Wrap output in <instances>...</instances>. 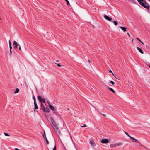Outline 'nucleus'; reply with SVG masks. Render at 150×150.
<instances>
[{"label":"nucleus","instance_id":"f257e3e1","mask_svg":"<svg viewBox=\"0 0 150 150\" xmlns=\"http://www.w3.org/2000/svg\"><path fill=\"white\" fill-rule=\"evenodd\" d=\"M139 3L144 8L149 9L150 5L145 0H137Z\"/></svg>","mask_w":150,"mask_h":150},{"label":"nucleus","instance_id":"f03ea898","mask_svg":"<svg viewBox=\"0 0 150 150\" xmlns=\"http://www.w3.org/2000/svg\"><path fill=\"white\" fill-rule=\"evenodd\" d=\"M38 100L40 102L43 103H45L46 102L45 100V98H42L40 96H38Z\"/></svg>","mask_w":150,"mask_h":150},{"label":"nucleus","instance_id":"7ed1b4c3","mask_svg":"<svg viewBox=\"0 0 150 150\" xmlns=\"http://www.w3.org/2000/svg\"><path fill=\"white\" fill-rule=\"evenodd\" d=\"M53 127L54 130L57 132H60L59 131V128L57 127V124L55 125H53Z\"/></svg>","mask_w":150,"mask_h":150},{"label":"nucleus","instance_id":"20e7f679","mask_svg":"<svg viewBox=\"0 0 150 150\" xmlns=\"http://www.w3.org/2000/svg\"><path fill=\"white\" fill-rule=\"evenodd\" d=\"M13 45H14V48L15 49H17L18 48V46H20V45L18 44L16 41H14L13 42Z\"/></svg>","mask_w":150,"mask_h":150},{"label":"nucleus","instance_id":"39448f33","mask_svg":"<svg viewBox=\"0 0 150 150\" xmlns=\"http://www.w3.org/2000/svg\"><path fill=\"white\" fill-rule=\"evenodd\" d=\"M104 18L107 20L108 21H111L112 20V18L111 17H108V16H107L106 15H104Z\"/></svg>","mask_w":150,"mask_h":150},{"label":"nucleus","instance_id":"423d86ee","mask_svg":"<svg viewBox=\"0 0 150 150\" xmlns=\"http://www.w3.org/2000/svg\"><path fill=\"white\" fill-rule=\"evenodd\" d=\"M42 136H43V137L44 138V139H45V140L46 141L47 144H49V141H48V140H47V137H46V134H45V132H44V133L42 135Z\"/></svg>","mask_w":150,"mask_h":150},{"label":"nucleus","instance_id":"0eeeda50","mask_svg":"<svg viewBox=\"0 0 150 150\" xmlns=\"http://www.w3.org/2000/svg\"><path fill=\"white\" fill-rule=\"evenodd\" d=\"M50 121H51V123H52V124L53 126L56 124L54 119L52 117H50Z\"/></svg>","mask_w":150,"mask_h":150},{"label":"nucleus","instance_id":"6e6552de","mask_svg":"<svg viewBox=\"0 0 150 150\" xmlns=\"http://www.w3.org/2000/svg\"><path fill=\"white\" fill-rule=\"evenodd\" d=\"M109 142V141L107 139H103L101 141V143L103 144L107 143Z\"/></svg>","mask_w":150,"mask_h":150},{"label":"nucleus","instance_id":"1a4fd4ad","mask_svg":"<svg viewBox=\"0 0 150 150\" xmlns=\"http://www.w3.org/2000/svg\"><path fill=\"white\" fill-rule=\"evenodd\" d=\"M130 138L132 140L133 142H136V143H138V141L136 139L132 137L131 136L130 137Z\"/></svg>","mask_w":150,"mask_h":150},{"label":"nucleus","instance_id":"9d476101","mask_svg":"<svg viewBox=\"0 0 150 150\" xmlns=\"http://www.w3.org/2000/svg\"><path fill=\"white\" fill-rule=\"evenodd\" d=\"M89 144L91 145V146H95L96 145V144L94 143L93 141L92 140H91L90 141Z\"/></svg>","mask_w":150,"mask_h":150},{"label":"nucleus","instance_id":"9b49d317","mask_svg":"<svg viewBox=\"0 0 150 150\" xmlns=\"http://www.w3.org/2000/svg\"><path fill=\"white\" fill-rule=\"evenodd\" d=\"M34 108H35L34 110H35V109H38V105L37 104L36 102L34 103Z\"/></svg>","mask_w":150,"mask_h":150},{"label":"nucleus","instance_id":"f8f14e48","mask_svg":"<svg viewBox=\"0 0 150 150\" xmlns=\"http://www.w3.org/2000/svg\"><path fill=\"white\" fill-rule=\"evenodd\" d=\"M44 112H50V109L48 107H46L45 108V110L43 111Z\"/></svg>","mask_w":150,"mask_h":150},{"label":"nucleus","instance_id":"ddd939ff","mask_svg":"<svg viewBox=\"0 0 150 150\" xmlns=\"http://www.w3.org/2000/svg\"><path fill=\"white\" fill-rule=\"evenodd\" d=\"M41 108L40 109L42 110L43 111L44 110H45V108L44 105L42 103H41Z\"/></svg>","mask_w":150,"mask_h":150},{"label":"nucleus","instance_id":"4468645a","mask_svg":"<svg viewBox=\"0 0 150 150\" xmlns=\"http://www.w3.org/2000/svg\"><path fill=\"white\" fill-rule=\"evenodd\" d=\"M120 28L123 30L124 32L127 31L126 28L125 27H123L122 26L120 27Z\"/></svg>","mask_w":150,"mask_h":150},{"label":"nucleus","instance_id":"2eb2a0df","mask_svg":"<svg viewBox=\"0 0 150 150\" xmlns=\"http://www.w3.org/2000/svg\"><path fill=\"white\" fill-rule=\"evenodd\" d=\"M107 88L113 93H115V91L112 88H110L109 86L107 87Z\"/></svg>","mask_w":150,"mask_h":150},{"label":"nucleus","instance_id":"dca6fc26","mask_svg":"<svg viewBox=\"0 0 150 150\" xmlns=\"http://www.w3.org/2000/svg\"><path fill=\"white\" fill-rule=\"evenodd\" d=\"M115 147H117L118 146L121 145H122V143H116L115 144Z\"/></svg>","mask_w":150,"mask_h":150},{"label":"nucleus","instance_id":"f3484780","mask_svg":"<svg viewBox=\"0 0 150 150\" xmlns=\"http://www.w3.org/2000/svg\"><path fill=\"white\" fill-rule=\"evenodd\" d=\"M137 49L139 51V52H140V53H141V54L144 53L143 51H142V50L141 49H140V48H139L138 47H137Z\"/></svg>","mask_w":150,"mask_h":150},{"label":"nucleus","instance_id":"a211bd4d","mask_svg":"<svg viewBox=\"0 0 150 150\" xmlns=\"http://www.w3.org/2000/svg\"><path fill=\"white\" fill-rule=\"evenodd\" d=\"M49 106L50 109L52 110H54L55 108L52 105H49Z\"/></svg>","mask_w":150,"mask_h":150},{"label":"nucleus","instance_id":"6ab92c4d","mask_svg":"<svg viewBox=\"0 0 150 150\" xmlns=\"http://www.w3.org/2000/svg\"><path fill=\"white\" fill-rule=\"evenodd\" d=\"M110 146V147L112 148H114L116 147L115 144H111Z\"/></svg>","mask_w":150,"mask_h":150},{"label":"nucleus","instance_id":"aec40b11","mask_svg":"<svg viewBox=\"0 0 150 150\" xmlns=\"http://www.w3.org/2000/svg\"><path fill=\"white\" fill-rule=\"evenodd\" d=\"M124 133H125V134L127 136H128V137H129V138L131 136H130L129 134L127 132H126L125 131H124Z\"/></svg>","mask_w":150,"mask_h":150},{"label":"nucleus","instance_id":"412c9836","mask_svg":"<svg viewBox=\"0 0 150 150\" xmlns=\"http://www.w3.org/2000/svg\"><path fill=\"white\" fill-rule=\"evenodd\" d=\"M19 91V90L18 88H17L15 92H14V93L16 94V93H18Z\"/></svg>","mask_w":150,"mask_h":150},{"label":"nucleus","instance_id":"4be33fe9","mask_svg":"<svg viewBox=\"0 0 150 150\" xmlns=\"http://www.w3.org/2000/svg\"><path fill=\"white\" fill-rule=\"evenodd\" d=\"M113 23L116 26L117 25V22L116 21H113Z\"/></svg>","mask_w":150,"mask_h":150},{"label":"nucleus","instance_id":"5701e85b","mask_svg":"<svg viewBox=\"0 0 150 150\" xmlns=\"http://www.w3.org/2000/svg\"><path fill=\"white\" fill-rule=\"evenodd\" d=\"M67 3V5L68 6H70V4L69 1H68V0H65Z\"/></svg>","mask_w":150,"mask_h":150},{"label":"nucleus","instance_id":"b1692460","mask_svg":"<svg viewBox=\"0 0 150 150\" xmlns=\"http://www.w3.org/2000/svg\"><path fill=\"white\" fill-rule=\"evenodd\" d=\"M33 99L34 100V103H35V102H36V99H35V97L34 96L33 97Z\"/></svg>","mask_w":150,"mask_h":150},{"label":"nucleus","instance_id":"393cba45","mask_svg":"<svg viewBox=\"0 0 150 150\" xmlns=\"http://www.w3.org/2000/svg\"><path fill=\"white\" fill-rule=\"evenodd\" d=\"M4 134L5 136H9V135L7 133L4 132Z\"/></svg>","mask_w":150,"mask_h":150},{"label":"nucleus","instance_id":"a878e982","mask_svg":"<svg viewBox=\"0 0 150 150\" xmlns=\"http://www.w3.org/2000/svg\"><path fill=\"white\" fill-rule=\"evenodd\" d=\"M110 83L112 84V85H114L115 83V82H113V81H111L110 82Z\"/></svg>","mask_w":150,"mask_h":150},{"label":"nucleus","instance_id":"bb28decb","mask_svg":"<svg viewBox=\"0 0 150 150\" xmlns=\"http://www.w3.org/2000/svg\"><path fill=\"white\" fill-rule=\"evenodd\" d=\"M10 56H11V54H12V50H10Z\"/></svg>","mask_w":150,"mask_h":150},{"label":"nucleus","instance_id":"cd10ccee","mask_svg":"<svg viewBox=\"0 0 150 150\" xmlns=\"http://www.w3.org/2000/svg\"><path fill=\"white\" fill-rule=\"evenodd\" d=\"M86 127V125L85 124H84L83 126H81V127Z\"/></svg>","mask_w":150,"mask_h":150},{"label":"nucleus","instance_id":"c85d7f7f","mask_svg":"<svg viewBox=\"0 0 150 150\" xmlns=\"http://www.w3.org/2000/svg\"><path fill=\"white\" fill-rule=\"evenodd\" d=\"M47 103H48V104L49 106V105H51V104H50V102H49V101L48 100H47Z\"/></svg>","mask_w":150,"mask_h":150},{"label":"nucleus","instance_id":"c756f323","mask_svg":"<svg viewBox=\"0 0 150 150\" xmlns=\"http://www.w3.org/2000/svg\"><path fill=\"white\" fill-rule=\"evenodd\" d=\"M56 64H57L58 67H60L61 66V65L59 64H57V63H55Z\"/></svg>","mask_w":150,"mask_h":150},{"label":"nucleus","instance_id":"7c9ffc66","mask_svg":"<svg viewBox=\"0 0 150 150\" xmlns=\"http://www.w3.org/2000/svg\"><path fill=\"white\" fill-rule=\"evenodd\" d=\"M9 46L10 45H11V41H10V40H9Z\"/></svg>","mask_w":150,"mask_h":150},{"label":"nucleus","instance_id":"2f4dec72","mask_svg":"<svg viewBox=\"0 0 150 150\" xmlns=\"http://www.w3.org/2000/svg\"><path fill=\"white\" fill-rule=\"evenodd\" d=\"M136 39L138 40L140 42L141 41V40L138 37H137L136 38Z\"/></svg>","mask_w":150,"mask_h":150},{"label":"nucleus","instance_id":"473e14b6","mask_svg":"<svg viewBox=\"0 0 150 150\" xmlns=\"http://www.w3.org/2000/svg\"><path fill=\"white\" fill-rule=\"evenodd\" d=\"M9 48H10V50H11L12 49V47L11 46V45H10L9 46Z\"/></svg>","mask_w":150,"mask_h":150},{"label":"nucleus","instance_id":"72a5a7b5","mask_svg":"<svg viewBox=\"0 0 150 150\" xmlns=\"http://www.w3.org/2000/svg\"><path fill=\"white\" fill-rule=\"evenodd\" d=\"M56 147L55 146L54 147V148H53V150H56Z\"/></svg>","mask_w":150,"mask_h":150},{"label":"nucleus","instance_id":"f704fd0d","mask_svg":"<svg viewBox=\"0 0 150 150\" xmlns=\"http://www.w3.org/2000/svg\"><path fill=\"white\" fill-rule=\"evenodd\" d=\"M109 72H112V74L114 75V74H113V73L112 72L111 70H110L109 71Z\"/></svg>","mask_w":150,"mask_h":150},{"label":"nucleus","instance_id":"c9c22d12","mask_svg":"<svg viewBox=\"0 0 150 150\" xmlns=\"http://www.w3.org/2000/svg\"><path fill=\"white\" fill-rule=\"evenodd\" d=\"M15 150H19V149L17 148H15L14 149Z\"/></svg>","mask_w":150,"mask_h":150},{"label":"nucleus","instance_id":"e433bc0d","mask_svg":"<svg viewBox=\"0 0 150 150\" xmlns=\"http://www.w3.org/2000/svg\"><path fill=\"white\" fill-rule=\"evenodd\" d=\"M127 34L130 37V35L129 33H127Z\"/></svg>","mask_w":150,"mask_h":150},{"label":"nucleus","instance_id":"4c0bfd02","mask_svg":"<svg viewBox=\"0 0 150 150\" xmlns=\"http://www.w3.org/2000/svg\"><path fill=\"white\" fill-rule=\"evenodd\" d=\"M19 49L20 50H21V46H19Z\"/></svg>","mask_w":150,"mask_h":150},{"label":"nucleus","instance_id":"58836bf2","mask_svg":"<svg viewBox=\"0 0 150 150\" xmlns=\"http://www.w3.org/2000/svg\"><path fill=\"white\" fill-rule=\"evenodd\" d=\"M140 42L142 44H144V43L142 41H140Z\"/></svg>","mask_w":150,"mask_h":150},{"label":"nucleus","instance_id":"ea45409f","mask_svg":"<svg viewBox=\"0 0 150 150\" xmlns=\"http://www.w3.org/2000/svg\"><path fill=\"white\" fill-rule=\"evenodd\" d=\"M88 62H90H90H91V61L89 60H88Z\"/></svg>","mask_w":150,"mask_h":150},{"label":"nucleus","instance_id":"a19ab883","mask_svg":"<svg viewBox=\"0 0 150 150\" xmlns=\"http://www.w3.org/2000/svg\"><path fill=\"white\" fill-rule=\"evenodd\" d=\"M103 116H105H105H106L104 114H103Z\"/></svg>","mask_w":150,"mask_h":150},{"label":"nucleus","instance_id":"79ce46f5","mask_svg":"<svg viewBox=\"0 0 150 150\" xmlns=\"http://www.w3.org/2000/svg\"><path fill=\"white\" fill-rule=\"evenodd\" d=\"M149 67L150 68V65L149 66Z\"/></svg>","mask_w":150,"mask_h":150}]
</instances>
